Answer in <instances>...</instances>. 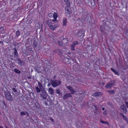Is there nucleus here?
Masks as SVG:
<instances>
[{"label":"nucleus","mask_w":128,"mask_h":128,"mask_svg":"<svg viewBox=\"0 0 128 128\" xmlns=\"http://www.w3.org/2000/svg\"><path fill=\"white\" fill-rule=\"evenodd\" d=\"M51 84V83H48V85L49 86Z\"/></svg>","instance_id":"nucleus-56"},{"label":"nucleus","mask_w":128,"mask_h":128,"mask_svg":"<svg viewBox=\"0 0 128 128\" xmlns=\"http://www.w3.org/2000/svg\"><path fill=\"white\" fill-rule=\"evenodd\" d=\"M126 55L128 57V54H127Z\"/></svg>","instance_id":"nucleus-63"},{"label":"nucleus","mask_w":128,"mask_h":128,"mask_svg":"<svg viewBox=\"0 0 128 128\" xmlns=\"http://www.w3.org/2000/svg\"><path fill=\"white\" fill-rule=\"evenodd\" d=\"M56 78V76L54 75V76L53 77V79H55Z\"/></svg>","instance_id":"nucleus-53"},{"label":"nucleus","mask_w":128,"mask_h":128,"mask_svg":"<svg viewBox=\"0 0 128 128\" xmlns=\"http://www.w3.org/2000/svg\"><path fill=\"white\" fill-rule=\"evenodd\" d=\"M103 114L104 115L106 114V112H105V111L103 112Z\"/></svg>","instance_id":"nucleus-49"},{"label":"nucleus","mask_w":128,"mask_h":128,"mask_svg":"<svg viewBox=\"0 0 128 128\" xmlns=\"http://www.w3.org/2000/svg\"><path fill=\"white\" fill-rule=\"evenodd\" d=\"M115 82L114 80H111L106 85V88H112L115 84Z\"/></svg>","instance_id":"nucleus-4"},{"label":"nucleus","mask_w":128,"mask_h":128,"mask_svg":"<svg viewBox=\"0 0 128 128\" xmlns=\"http://www.w3.org/2000/svg\"><path fill=\"white\" fill-rule=\"evenodd\" d=\"M120 115L122 116V117H124L125 116L124 115V114L122 113H121L120 114Z\"/></svg>","instance_id":"nucleus-44"},{"label":"nucleus","mask_w":128,"mask_h":128,"mask_svg":"<svg viewBox=\"0 0 128 128\" xmlns=\"http://www.w3.org/2000/svg\"><path fill=\"white\" fill-rule=\"evenodd\" d=\"M101 122L102 123H104V121H103L102 120Z\"/></svg>","instance_id":"nucleus-58"},{"label":"nucleus","mask_w":128,"mask_h":128,"mask_svg":"<svg viewBox=\"0 0 128 128\" xmlns=\"http://www.w3.org/2000/svg\"><path fill=\"white\" fill-rule=\"evenodd\" d=\"M121 108L123 109V110L124 111V112L125 113H126L127 112V110L125 106H122L121 107Z\"/></svg>","instance_id":"nucleus-26"},{"label":"nucleus","mask_w":128,"mask_h":128,"mask_svg":"<svg viewBox=\"0 0 128 128\" xmlns=\"http://www.w3.org/2000/svg\"><path fill=\"white\" fill-rule=\"evenodd\" d=\"M102 109L103 110H105V108H102Z\"/></svg>","instance_id":"nucleus-55"},{"label":"nucleus","mask_w":128,"mask_h":128,"mask_svg":"<svg viewBox=\"0 0 128 128\" xmlns=\"http://www.w3.org/2000/svg\"><path fill=\"white\" fill-rule=\"evenodd\" d=\"M47 96L48 94L45 91H44L42 94H41L40 95V97L44 99L46 98V97Z\"/></svg>","instance_id":"nucleus-9"},{"label":"nucleus","mask_w":128,"mask_h":128,"mask_svg":"<svg viewBox=\"0 0 128 128\" xmlns=\"http://www.w3.org/2000/svg\"><path fill=\"white\" fill-rule=\"evenodd\" d=\"M5 107H4V106H3L2 107V108L3 109H5Z\"/></svg>","instance_id":"nucleus-57"},{"label":"nucleus","mask_w":128,"mask_h":128,"mask_svg":"<svg viewBox=\"0 0 128 128\" xmlns=\"http://www.w3.org/2000/svg\"><path fill=\"white\" fill-rule=\"evenodd\" d=\"M16 61L17 62H18V63L21 66H24V62L22 61L19 58H16Z\"/></svg>","instance_id":"nucleus-8"},{"label":"nucleus","mask_w":128,"mask_h":128,"mask_svg":"<svg viewBox=\"0 0 128 128\" xmlns=\"http://www.w3.org/2000/svg\"><path fill=\"white\" fill-rule=\"evenodd\" d=\"M50 83L54 87H55L60 85L61 82L60 80H50Z\"/></svg>","instance_id":"nucleus-3"},{"label":"nucleus","mask_w":128,"mask_h":128,"mask_svg":"<svg viewBox=\"0 0 128 128\" xmlns=\"http://www.w3.org/2000/svg\"><path fill=\"white\" fill-rule=\"evenodd\" d=\"M0 128H3V127H2V126H0Z\"/></svg>","instance_id":"nucleus-59"},{"label":"nucleus","mask_w":128,"mask_h":128,"mask_svg":"<svg viewBox=\"0 0 128 128\" xmlns=\"http://www.w3.org/2000/svg\"><path fill=\"white\" fill-rule=\"evenodd\" d=\"M6 128H8V127L7 126H6Z\"/></svg>","instance_id":"nucleus-62"},{"label":"nucleus","mask_w":128,"mask_h":128,"mask_svg":"<svg viewBox=\"0 0 128 128\" xmlns=\"http://www.w3.org/2000/svg\"><path fill=\"white\" fill-rule=\"evenodd\" d=\"M0 32L2 34H3L5 32L4 28L1 27L0 28Z\"/></svg>","instance_id":"nucleus-22"},{"label":"nucleus","mask_w":128,"mask_h":128,"mask_svg":"<svg viewBox=\"0 0 128 128\" xmlns=\"http://www.w3.org/2000/svg\"><path fill=\"white\" fill-rule=\"evenodd\" d=\"M36 89L37 92H40V90L38 87H36Z\"/></svg>","instance_id":"nucleus-27"},{"label":"nucleus","mask_w":128,"mask_h":128,"mask_svg":"<svg viewBox=\"0 0 128 128\" xmlns=\"http://www.w3.org/2000/svg\"><path fill=\"white\" fill-rule=\"evenodd\" d=\"M34 42L35 41H34V47H35V48H36L37 47V45L36 44H34Z\"/></svg>","instance_id":"nucleus-47"},{"label":"nucleus","mask_w":128,"mask_h":128,"mask_svg":"<svg viewBox=\"0 0 128 128\" xmlns=\"http://www.w3.org/2000/svg\"><path fill=\"white\" fill-rule=\"evenodd\" d=\"M72 13V12L70 10L65 11V13L66 14V16L68 17V18H69L70 17Z\"/></svg>","instance_id":"nucleus-11"},{"label":"nucleus","mask_w":128,"mask_h":128,"mask_svg":"<svg viewBox=\"0 0 128 128\" xmlns=\"http://www.w3.org/2000/svg\"><path fill=\"white\" fill-rule=\"evenodd\" d=\"M50 120L52 122H54V119L51 118H50Z\"/></svg>","instance_id":"nucleus-43"},{"label":"nucleus","mask_w":128,"mask_h":128,"mask_svg":"<svg viewBox=\"0 0 128 128\" xmlns=\"http://www.w3.org/2000/svg\"><path fill=\"white\" fill-rule=\"evenodd\" d=\"M67 22V19L66 18H64L63 19V26H65Z\"/></svg>","instance_id":"nucleus-21"},{"label":"nucleus","mask_w":128,"mask_h":128,"mask_svg":"<svg viewBox=\"0 0 128 128\" xmlns=\"http://www.w3.org/2000/svg\"><path fill=\"white\" fill-rule=\"evenodd\" d=\"M110 69L115 74L118 76L119 75L118 72L114 69H113L112 68H111Z\"/></svg>","instance_id":"nucleus-20"},{"label":"nucleus","mask_w":128,"mask_h":128,"mask_svg":"<svg viewBox=\"0 0 128 128\" xmlns=\"http://www.w3.org/2000/svg\"><path fill=\"white\" fill-rule=\"evenodd\" d=\"M40 104L38 102L35 104V107L37 108H39L40 107Z\"/></svg>","instance_id":"nucleus-28"},{"label":"nucleus","mask_w":128,"mask_h":128,"mask_svg":"<svg viewBox=\"0 0 128 128\" xmlns=\"http://www.w3.org/2000/svg\"><path fill=\"white\" fill-rule=\"evenodd\" d=\"M53 16L54 19H56L58 16L57 13L55 12H54V14H53Z\"/></svg>","instance_id":"nucleus-23"},{"label":"nucleus","mask_w":128,"mask_h":128,"mask_svg":"<svg viewBox=\"0 0 128 128\" xmlns=\"http://www.w3.org/2000/svg\"><path fill=\"white\" fill-rule=\"evenodd\" d=\"M16 37H18L20 35V32L19 30L17 31L16 33Z\"/></svg>","instance_id":"nucleus-25"},{"label":"nucleus","mask_w":128,"mask_h":128,"mask_svg":"<svg viewBox=\"0 0 128 128\" xmlns=\"http://www.w3.org/2000/svg\"><path fill=\"white\" fill-rule=\"evenodd\" d=\"M64 0L68 7H70V3L69 0Z\"/></svg>","instance_id":"nucleus-18"},{"label":"nucleus","mask_w":128,"mask_h":128,"mask_svg":"<svg viewBox=\"0 0 128 128\" xmlns=\"http://www.w3.org/2000/svg\"><path fill=\"white\" fill-rule=\"evenodd\" d=\"M84 30H79L77 33L76 34V37H80L82 35H83L82 36H84Z\"/></svg>","instance_id":"nucleus-5"},{"label":"nucleus","mask_w":128,"mask_h":128,"mask_svg":"<svg viewBox=\"0 0 128 128\" xmlns=\"http://www.w3.org/2000/svg\"><path fill=\"white\" fill-rule=\"evenodd\" d=\"M26 117H28L29 116L28 114V112H26Z\"/></svg>","instance_id":"nucleus-48"},{"label":"nucleus","mask_w":128,"mask_h":128,"mask_svg":"<svg viewBox=\"0 0 128 128\" xmlns=\"http://www.w3.org/2000/svg\"><path fill=\"white\" fill-rule=\"evenodd\" d=\"M46 22L47 24L49 26L51 30H54L58 27V26L56 24H54L53 25L54 23L52 22L51 20H47Z\"/></svg>","instance_id":"nucleus-1"},{"label":"nucleus","mask_w":128,"mask_h":128,"mask_svg":"<svg viewBox=\"0 0 128 128\" xmlns=\"http://www.w3.org/2000/svg\"><path fill=\"white\" fill-rule=\"evenodd\" d=\"M107 92L109 93L110 94H114L116 92L115 90H108Z\"/></svg>","instance_id":"nucleus-16"},{"label":"nucleus","mask_w":128,"mask_h":128,"mask_svg":"<svg viewBox=\"0 0 128 128\" xmlns=\"http://www.w3.org/2000/svg\"><path fill=\"white\" fill-rule=\"evenodd\" d=\"M48 91L50 94H51V95H53L54 94V91L52 88H49Z\"/></svg>","instance_id":"nucleus-17"},{"label":"nucleus","mask_w":128,"mask_h":128,"mask_svg":"<svg viewBox=\"0 0 128 128\" xmlns=\"http://www.w3.org/2000/svg\"><path fill=\"white\" fill-rule=\"evenodd\" d=\"M34 69L37 71L38 73H41V72L40 71V68L37 66H36L34 68Z\"/></svg>","instance_id":"nucleus-14"},{"label":"nucleus","mask_w":128,"mask_h":128,"mask_svg":"<svg viewBox=\"0 0 128 128\" xmlns=\"http://www.w3.org/2000/svg\"><path fill=\"white\" fill-rule=\"evenodd\" d=\"M126 35L128 37V29H127L126 30Z\"/></svg>","instance_id":"nucleus-42"},{"label":"nucleus","mask_w":128,"mask_h":128,"mask_svg":"<svg viewBox=\"0 0 128 128\" xmlns=\"http://www.w3.org/2000/svg\"><path fill=\"white\" fill-rule=\"evenodd\" d=\"M56 51L57 52H58L59 53H61L62 52V50L59 49H58L56 50Z\"/></svg>","instance_id":"nucleus-33"},{"label":"nucleus","mask_w":128,"mask_h":128,"mask_svg":"<svg viewBox=\"0 0 128 128\" xmlns=\"http://www.w3.org/2000/svg\"><path fill=\"white\" fill-rule=\"evenodd\" d=\"M52 20V22H53L54 23V22L56 23V22H57V21L56 20V19H54V20L53 19Z\"/></svg>","instance_id":"nucleus-38"},{"label":"nucleus","mask_w":128,"mask_h":128,"mask_svg":"<svg viewBox=\"0 0 128 128\" xmlns=\"http://www.w3.org/2000/svg\"><path fill=\"white\" fill-rule=\"evenodd\" d=\"M45 104H46V105H47V103L46 102L45 103Z\"/></svg>","instance_id":"nucleus-60"},{"label":"nucleus","mask_w":128,"mask_h":128,"mask_svg":"<svg viewBox=\"0 0 128 128\" xmlns=\"http://www.w3.org/2000/svg\"><path fill=\"white\" fill-rule=\"evenodd\" d=\"M5 97L7 100L10 102L13 100L12 96L11 95L10 93L8 91H7L4 92Z\"/></svg>","instance_id":"nucleus-2"},{"label":"nucleus","mask_w":128,"mask_h":128,"mask_svg":"<svg viewBox=\"0 0 128 128\" xmlns=\"http://www.w3.org/2000/svg\"><path fill=\"white\" fill-rule=\"evenodd\" d=\"M68 7H68V6H66L65 7V10H66V11H68V10H70L69 9H68Z\"/></svg>","instance_id":"nucleus-36"},{"label":"nucleus","mask_w":128,"mask_h":128,"mask_svg":"<svg viewBox=\"0 0 128 128\" xmlns=\"http://www.w3.org/2000/svg\"><path fill=\"white\" fill-rule=\"evenodd\" d=\"M127 124H128V120L126 121Z\"/></svg>","instance_id":"nucleus-61"},{"label":"nucleus","mask_w":128,"mask_h":128,"mask_svg":"<svg viewBox=\"0 0 128 128\" xmlns=\"http://www.w3.org/2000/svg\"><path fill=\"white\" fill-rule=\"evenodd\" d=\"M78 44V43L77 41L74 42L71 46V49L73 50H75L74 47L77 44Z\"/></svg>","instance_id":"nucleus-6"},{"label":"nucleus","mask_w":128,"mask_h":128,"mask_svg":"<svg viewBox=\"0 0 128 128\" xmlns=\"http://www.w3.org/2000/svg\"><path fill=\"white\" fill-rule=\"evenodd\" d=\"M5 3L4 0H2L1 2H0V5H4Z\"/></svg>","instance_id":"nucleus-32"},{"label":"nucleus","mask_w":128,"mask_h":128,"mask_svg":"<svg viewBox=\"0 0 128 128\" xmlns=\"http://www.w3.org/2000/svg\"><path fill=\"white\" fill-rule=\"evenodd\" d=\"M97 110H94V114H98L99 113V111L97 112Z\"/></svg>","instance_id":"nucleus-37"},{"label":"nucleus","mask_w":128,"mask_h":128,"mask_svg":"<svg viewBox=\"0 0 128 128\" xmlns=\"http://www.w3.org/2000/svg\"><path fill=\"white\" fill-rule=\"evenodd\" d=\"M126 105V106L127 108H128V102H125Z\"/></svg>","instance_id":"nucleus-45"},{"label":"nucleus","mask_w":128,"mask_h":128,"mask_svg":"<svg viewBox=\"0 0 128 128\" xmlns=\"http://www.w3.org/2000/svg\"><path fill=\"white\" fill-rule=\"evenodd\" d=\"M14 71L17 74H20L21 72V71L20 70L16 68L14 70Z\"/></svg>","instance_id":"nucleus-19"},{"label":"nucleus","mask_w":128,"mask_h":128,"mask_svg":"<svg viewBox=\"0 0 128 128\" xmlns=\"http://www.w3.org/2000/svg\"><path fill=\"white\" fill-rule=\"evenodd\" d=\"M124 127L123 126H120V128H124Z\"/></svg>","instance_id":"nucleus-54"},{"label":"nucleus","mask_w":128,"mask_h":128,"mask_svg":"<svg viewBox=\"0 0 128 128\" xmlns=\"http://www.w3.org/2000/svg\"><path fill=\"white\" fill-rule=\"evenodd\" d=\"M100 85H102V86H103V85H104V84H103V83L102 82H100Z\"/></svg>","instance_id":"nucleus-50"},{"label":"nucleus","mask_w":128,"mask_h":128,"mask_svg":"<svg viewBox=\"0 0 128 128\" xmlns=\"http://www.w3.org/2000/svg\"><path fill=\"white\" fill-rule=\"evenodd\" d=\"M94 106L95 108V109L94 110H98V109L97 108V107L95 105H94Z\"/></svg>","instance_id":"nucleus-46"},{"label":"nucleus","mask_w":128,"mask_h":128,"mask_svg":"<svg viewBox=\"0 0 128 128\" xmlns=\"http://www.w3.org/2000/svg\"><path fill=\"white\" fill-rule=\"evenodd\" d=\"M44 70L45 72H49L50 70H49V68H45Z\"/></svg>","instance_id":"nucleus-30"},{"label":"nucleus","mask_w":128,"mask_h":128,"mask_svg":"<svg viewBox=\"0 0 128 128\" xmlns=\"http://www.w3.org/2000/svg\"><path fill=\"white\" fill-rule=\"evenodd\" d=\"M56 92L59 94V95H60L61 94V93L60 92V90L59 89H58L56 90Z\"/></svg>","instance_id":"nucleus-29"},{"label":"nucleus","mask_w":128,"mask_h":128,"mask_svg":"<svg viewBox=\"0 0 128 128\" xmlns=\"http://www.w3.org/2000/svg\"><path fill=\"white\" fill-rule=\"evenodd\" d=\"M26 112L22 111L20 112V114L21 116H23L24 115H26Z\"/></svg>","instance_id":"nucleus-24"},{"label":"nucleus","mask_w":128,"mask_h":128,"mask_svg":"<svg viewBox=\"0 0 128 128\" xmlns=\"http://www.w3.org/2000/svg\"><path fill=\"white\" fill-rule=\"evenodd\" d=\"M72 96L70 93L66 94L63 96L62 99L63 100H65L68 98L72 97Z\"/></svg>","instance_id":"nucleus-7"},{"label":"nucleus","mask_w":128,"mask_h":128,"mask_svg":"<svg viewBox=\"0 0 128 128\" xmlns=\"http://www.w3.org/2000/svg\"><path fill=\"white\" fill-rule=\"evenodd\" d=\"M102 94V93L101 92H96L93 94V95L95 96H101Z\"/></svg>","instance_id":"nucleus-13"},{"label":"nucleus","mask_w":128,"mask_h":128,"mask_svg":"<svg viewBox=\"0 0 128 128\" xmlns=\"http://www.w3.org/2000/svg\"><path fill=\"white\" fill-rule=\"evenodd\" d=\"M2 102H3V105L4 106H5V109H6V103H5V102L3 100L2 101Z\"/></svg>","instance_id":"nucleus-34"},{"label":"nucleus","mask_w":128,"mask_h":128,"mask_svg":"<svg viewBox=\"0 0 128 128\" xmlns=\"http://www.w3.org/2000/svg\"><path fill=\"white\" fill-rule=\"evenodd\" d=\"M124 120L126 122L128 120L127 119V118L125 116L124 117H123Z\"/></svg>","instance_id":"nucleus-40"},{"label":"nucleus","mask_w":128,"mask_h":128,"mask_svg":"<svg viewBox=\"0 0 128 128\" xmlns=\"http://www.w3.org/2000/svg\"><path fill=\"white\" fill-rule=\"evenodd\" d=\"M48 16L49 17H51L53 16V14L52 13H50L48 14Z\"/></svg>","instance_id":"nucleus-39"},{"label":"nucleus","mask_w":128,"mask_h":128,"mask_svg":"<svg viewBox=\"0 0 128 128\" xmlns=\"http://www.w3.org/2000/svg\"><path fill=\"white\" fill-rule=\"evenodd\" d=\"M27 78H28V80L30 79L31 78V77L30 76H28L27 77Z\"/></svg>","instance_id":"nucleus-52"},{"label":"nucleus","mask_w":128,"mask_h":128,"mask_svg":"<svg viewBox=\"0 0 128 128\" xmlns=\"http://www.w3.org/2000/svg\"><path fill=\"white\" fill-rule=\"evenodd\" d=\"M38 84L39 87L40 89H41L42 87V84L39 82H38Z\"/></svg>","instance_id":"nucleus-31"},{"label":"nucleus","mask_w":128,"mask_h":128,"mask_svg":"<svg viewBox=\"0 0 128 128\" xmlns=\"http://www.w3.org/2000/svg\"><path fill=\"white\" fill-rule=\"evenodd\" d=\"M14 57L15 58H18V53H17V52L16 48H14Z\"/></svg>","instance_id":"nucleus-12"},{"label":"nucleus","mask_w":128,"mask_h":128,"mask_svg":"<svg viewBox=\"0 0 128 128\" xmlns=\"http://www.w3.org/2000/svg\"><path fill=\"white\" fill-rule=\"evenodd\" d=\"M58 43L60 46H62V42L61 41H59L58 42Z\"/></svg>","instance_id":"nucleus-35"},{"label":"nucleus","mask_w":128,"mask_h":128,"mask_svg":"<svg viewBox=\"0 0 128 128\" xmlns=\"http://www.w3.org/2000/svg\"><path fill=\"white\" fill-rule=\"evenodd\" d=\"M88 18L87 15H85L82 18V21L84 22L87 20Z\"/></svg>","instance_id":"nucleus-15"},{"label":"nucleus","mask_w":128,"mask_h":128,"mask_svg":"<svg viewBox=\"0 0 128 128\" xmlns=\"http://www.w3.org/2000/svg\"><path fill=\"white\" fill-rule=\"evenodd\" d=\"M66 88L70 90L72 94H73L75 92L74 89L72 86H67Z\"/></svg>","instance_id":"nucleus-10"},{"label":"nucleus","mask_w":128,"mask_h":128,"mask_svg":"<svg viewBox=\"0 0 128 128\" xmlns=\"http://www.w3.org/2000/svg\"><path fill=\"white\" fill-rule=\"evenodd\" d=\"M0 44H3V42L2 41H0Z\"/></svg>","instance_id":"nucleus-51"},{"label":"nucleus","mask_w":128,"mask_h":128,"mask_svg":"<svg viewBox=\"0 0 128 128\" xmlns=\"http://www.w3.org/2000/svg\"><path fill=\"white\" fill-rule=\"evenodd\" d=\"M12 90H13V91L15 92H17V90L15 88H12Z\"/></svg>","instance_id":"nucleus-41"}]
</instances>
